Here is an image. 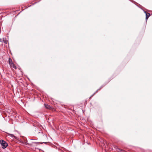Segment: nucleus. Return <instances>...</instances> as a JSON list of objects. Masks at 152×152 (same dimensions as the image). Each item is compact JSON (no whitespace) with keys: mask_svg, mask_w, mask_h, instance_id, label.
<instances>
[{"mask_svg":"<svg viewBox=\"0 0 152 152\" xmlns=\"http://www.w3.org/2000/svg\"><path fill=\"white\" fill-rule=\"evenodd\" d=\"M105 85H102V86L99 88L98 90H100L101 89H102V88H103V87H104L105 86Z\"/></svg>","mask_w":152,"mask_h":152,"instance_id":"obj_8","label":"nucleus"},{"mask_svg":"<svg viewBox=\"0 0 152 152\" xmlns=\"http://www.w3.org/2000/svg\"><path fill=\"white\" fill-rule=\"evenodd\" d=\"M3 39V41L4 43L5 44H7L8 42V41L6 39V38L4 39V38Z\"/></svg>","mask_w":152,"mask_h":152,"instance_id":"obj_5","label":"nucleus"},{"mask_svg":"<svg viewBox=\"0 0 152 152\" xmlns=\"http://www.w3.org/2000/svg\"><path fill=\"white\" fill-rule=\"evenodd\" d=\"M0 144L2 146V148L3 149L6 148L8 145V144L3 140H0Z\"/></svg>","mask_w":152,"mask_h":152,"instance_id":"obj_1","label":"nucleus"},{"mask_svg":"<svg viewBox=\"0 0 152 152\" xmlns=\"http://www.w3.org/2000/svg\"><path fill=\"white\" fill-rule=\"evenodd\" d=\"M9 64L13 63L12 59L10 58H9Z\"/></svg>","mask_w":152,"mask_h":152,"instance_id":"obj_6","label":"nucleus"},{"mask_svg":"<svg viewBox=\"0 0 152 152\" xmlns=\"http://www.w3.org/2000/svg\"><path fill=\"white\" fill-rule=\"evenodd\" d=\"M117 149L119 150L120 151V152H125V151L123 150H121L119 148H117Z\"/></svg>","mask_w":152,"mask_h":152,"instance_id":"obj_9","label":"nucleus"},{"mask_svg":"<svg viewBox=\"0 0 152 152\" xmlns=\"http://www.w3.org/2000/svg\"><path fill=\"white\" fill-rule=\"evenodd\" d=\"M125 152H126V151H125Z\"/></svg>","mask_w":152,"mask_h":152,"instance_id":"obj_11","label":"nucleus"},{"mask_svg":"<svg viewBox=\"0 0 152 152\" xmlns=\"http://www.w3.org/2000/svg\"><path fill=\"white\" fill-rule=\"evenodd\" d=\"M34 143H35V144H37L38 143V142H34Z\"/></svg>","mask_w":152,"mask_h":152,"instance_id":"obj_10","label":"nucleus"},{"mask_svg":"<svg viewBox=\"0 0 152 152\" xmlns=\"http://www.w3.org/2000/svg\"><path fill=\"white\" fill-rule=\"evenodd\" d=\"M10 136L12 137H14L15 139H16V137L15 136L14 134H9Z\"/></svg>","mask_w":152,"mask_h":152,"instance_id":"obj_7","label":"nucleus"},{"mask_svg":"<svg viewBox=\"0 0 152 152\" xmlns=\"http://www.w3.org/2000/svg\"><path fill=\"white\" fill-rule=\"evenodd\" d=\"M10 65L11 67H13V68H14V69L16 68V66H15V65L13 63L11 64Z\"/></svg>","mask_w":152,"mask_h":152,"instance_id":"obj_4","label":"nucleus"},{"mask_svg":"<svg viewBox=\"0 0 152 152\" xmlns=\"http://www.w3.org/2000/svg\"><path fill=\"white\" fill-rule=\"evenodd\" d=\"M44 105L45 108L47 109L52 110L53 108L52 107L50 106L48 104H45Z\"/></svg>","mask_w":152,"mask_h":152,"instance_id":"obj_2","label":"nucleus"},{"mask_svg":"<svg viewBox=\"0 0 152 152\" xmlns=\"http://www.w3.org/2000/svg\"><path fill=\"white\" fill-rule=\"evenodd\" d=\"M144 12L146 14V19L147 20L150 16V14L149 13L147 12L146 11H145Z\"/></svg>","mask_w":152,"mask_h":152,"instance_id":"obj_3","label":"nucleus"}]
</instances>
